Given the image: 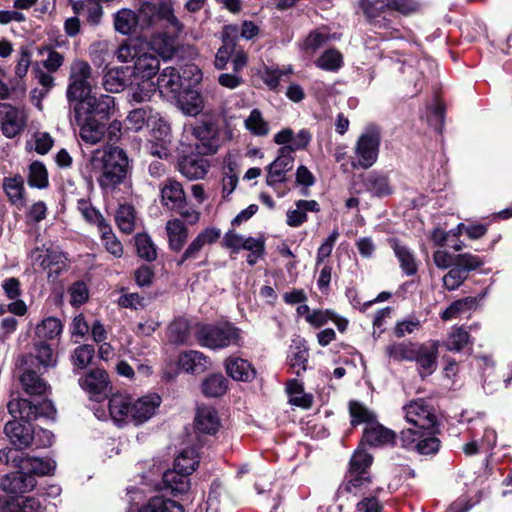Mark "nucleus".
<instances>
[{
    "label": "nucleus",
    "mask_w": 512,
    "mask_h": 512,
    "mask_svg": "<svg viewBox=\"0 0 512 512\" xmlns=\"http://www.w3.org/2000/svg\"><path fill=\"white\" fill-rule=\"evenodd\" d=\"M410 427L400 432L401 446L420 455H434L441 446L434 408L424 399L412 400L402 408Z\"/></svg>",
    "instance_id": "nucleus-1"
},
{
    "label": "nucleus",
    "mask_w": 512,
    "mask_h": 512,
    "mask_svg": "<svg viewBox=\"0 0 512 512\" xmlns=\"http://www.w3.org/2000/svg\"><path fill=\"white\" fill-rule=\"evenodd\" d=\"M8 411L14 420L8 421L4 427V433L8 437L14 450H9L8 462L12 452H20L22 449L29 448L34 440V428L30 421L40 417L52 418L56 410L50 400L43 399L37 404L22 398H15L9 401Z\"/></svg>",
    "instance_id": "nucleus-2"
},
{
    "label": "nucleus",
    "mask_w": 512,
    "mask_h": 512,
    "mask_svg": "<svg viewBox=\"0 0 512 512\" xmlns=\"http://www.w3.org/2000/svg\"><path fill=\"white\" fill-rule=\"evenodd\" d=\"M86 168L96 176L101 188L113 190L125 181L130 165L122 148L106 145L92 151Z\"/></svg>",
    "instance_id": "nucleus-3"
},
{
    "label": "nucleus",
    "mask_w": 512,
    "mask_h": 512,
    "mask_svg": "<svg viewBox=\"0 0 512 512\" xmlns=\"http://www.w3.org/2000/svg\"><path fill=\"white\" fill-rule=\"evenodd\" d=\"M137 19L141 31L155 27L160 21H165L166 27L174 36H178L183 31V24L175 16L172 5L167 1L160 3L143 2L138 11Z\"/></svg>",
    "instance_id": "nucleus-4"
},
{
    "label": "nucleus",
    "mask_w": 512,
    "mask_h": 512,
    "mask_svg": "<svg viewBox=\"0 0 512 512\" xmlns=\"http://www.w3.org/2000/svg\"><path fill=\"white\" fill-rule=\"evenodd\" d=\"M198 455L194 448L183 449L174 461V468L163 474V483L173 495L186 493L190 488L189 475L198 465Z\"/></svg>",
    "instance_id": "nucleus-5"
},
{
    "label": "nucleus",
    "mask_w": 512,
    "mask_h": 512,
    "mask_svg": "<svg viewBox=\"0 0 512 512\" xmlns=\"http://www.w3.org/2000/svg\"><path fill=\"white\" fill-rule=\"evenodd\" d=\"M93 74L90 64L84 60L76 59L70 65L69 83L66 97L73 110V105L86 99L92 94Z\"/></svg>",
    "instance_id": "nucleus-6"
},
{
    "label": "nucleus",
    "mask_w": 512,
    "mask_h": 512,
    "mask_svg": "<svg viewBox=\"0 0 512 512\" xmlns=\"http://www.w3.org/2000/svg\"><path fill=\"white\" fill-rule=\"evenodd\" d=\"M197 340L203 347L223 349L231 345H239L241 331L230 323L222 325H203L197 332Z\"/></svg>",
    "instance_id": "nucleus-7"
},
{
    "label": "nucleus",
    "mask_w": 512,
    "mask_h": 512,
    "mask_svg": "<svg viewBox=\"0 0 512 512\" xmlns=\"http://www.w3.org/2000/svg\"><path fill=\"white\" fill-rule=\"evenodd\" d=\"M381 142L380 130L376 126H368L360 135L354 149L357 162L354 167L370 168L378 159Z\"/></svg>",
    "instance_id": "nucleus-8"
},
{
    "label": "nucleus",
    "mask_w": 512,
    "mask_h": 512,
    "mask_svg": "<svg viewBox=\"0 0 512 512\" xmlns=\"http://www.w3.org/2000/svg\"><path fill=\"white\" fill-rule=\"evenodd\" d=\"M192 134L197 140L195 149L199 155H212L220 147V128L218 121L212 117L200 120L192 127Z\"/></svg>",
    "instance_id": "nucleus-9"
},
{
    "label": "nucleus",
    "mask_w": 512,
    "mask_h": 512,
    "mask_svg": "<svg viewBox=\"0 0 512 512\" xmlns=\"http://www.w3.org/2000/svg\"><path fill=\"white\" fill-rule=\"evenodd\" d=\"M113 109L114 98L112 96L100 95L96 97L91 94L86 99L76 102L73 105L72 113L77 114L78 119H81L83 115L108 117Z\"/></svg>",
    "instance_id": "nucleus-10"
},
{
    "label": "nucleus",
    "mask_w": 512,
    "mask_h": 512,
    "mask_svg": "<svg viewBox=\"0 0 512 512\" xmlns=\"http://www.w3.org/2000/svg\"><path fill=\"white\" fill-rule=\"evenodd\" d=\"M11 465L19 470H24L28 475H48L55 469V462L49 459L30 457L23 452H12Z\"/></svg>",
    "instance_id": "nucleus-11"
},
{
    "label": "nucleus",
    "mask_w": 512,
    "mask_h": 512,
    "mask_svg": "<svg viewBox=\"0 0 512 512\" xmlns=\"http://www.w3.org/2000/svg\"><path fill=\"white\" fill-rule=\"evenodd\" d=\"M294 156L291 149L281 147L277 158L267 166L266 183L275 187L286 180V173L293 168Z\"/></svg>",
    "instance_id": "nucleus-12"
},
{
    "label": "nucleus",
    "mask_w": 512,
    "mask_h": 512,
    "mask_svg": "<svg viewBox=\"0 0 512 512\" xmlns=\"http://www.w3.org/2000/svg\"><path fill=\"white\" fill-rule=\"evenodd\" d=\"M220 236L221 230L218 228L208 227L202 230L185 249L177 261V265L182 266L187 261L197 259L203 247L217 242Z\"/></svg>",
    "instance_id": "nucleus-13"
},
{
    "label": "nucleus",
    "mask_w": 512,
    "mask_h": 512,
    "mask_svg": "<svg viewBox=\"0 0 512 512\" xmlns=\"http://www.w3.org/2000/svg\"><path fill=\"white\" fill-rule=\"evenodd\" d=\"M438 348V341L417 344L413 361L417 363L421 377L431 375L436 370Z\"/></svg>",
    "instance_id": "nucleus-14"
},
{
    "label": "nucleus",
    "mask_w": 512,
    "mask_h": 512,
    "mask_svg": "<svg viewBox=\"0 0 512 512\" xmlns=\"http://www.w3.org/2000/svg\"><path fill=\"white\" fill-rule=\"evenodd\" d=\"M36 486L35 477L28 475L26 471L19 470L4 475L0 482V488L12 495H21L30 492Z\"/></svg>",
    "instance_id": "nucleus-15"
},
{
    "label": "nucleus",
    "mask_w": 512,
    "mask_h": 512,
    "mask_svg": "<svg viewBox=\"0 0 512 512\" xmlns=\"http://www.w3.org/2000/svg\"><path fill=\"white\" fill-rule=\"evenodd\" d=\"M70 123L79 127V135L85 143L94 145L104 137L105 126L92 116L83 115L78 119L77 114L72 113Z\"/></svg>",
    "instance_id": "nucleus-16"
},
{
    "label": "nucleus",
    "mask_w": 512,
    "mask_h": 512,
    "mask_svg": "<svg viewBox=\"0 0 512 512\" xmlns=\"http://www.w3.org/2000/svg\"><path fill=\"white\" fill-rule=\"evenodd\" d=\"M161 404V398L157 394H148L137 399L132 397V414L130 422L140 425L148 421Z\"/></svg>",
    "instance_id": "nucleus-17"
},
{
    "label": "nucleus",
    "mask_w": 512,
    "mask_h": 512,
    "mask_svg": "<svg viewBox=\"0 0 512 512\" xmlns=\"http://www.w3.org/2000/svg\"><path fill=\"white\" fill-rule=\"evenodd\" d=\"M238 34L239 28L237 25L224 26L222 31V46L218 49L214 61L216 69L223 70L226 68L235 52Z\"/></svg>",
    "instance_id": "nucleus-18"
},
{
    "label": "nucleus",
    "mask_w": 512,
    "mask_h": 512,
    "mask_svg": "<svg viewBox=\"0 0 512 512\" xmlns=\"http://www.w3.org/2000/svg\"><path fill=\"white\" fill-rule=\"evenodd\" d=\"M209 168V161L199 155H185L178 162L179 172L189 180L204 178Z\"/></svg>",
    "instance_id": "nucleus-19"
},
{
    "label": "nucleus",
    "mask_w": 512,
    "mask_h": 512,
    "mask_svg": "<svg viewBox=\"0 0 512 512\" xmlns=\"http://www.w3.org/2000/svg\"><path fill=\"white\" fill-rule=\"evenodd\" d=\"M109 413L115 424L122 426L130 422L132 414V396L125 394H114L109 399Z\"/></svg>",
    "instance_id": "nucleus-20"
},
{
    "label": "nucleus",
    "mask_w": 512,
    "mask_h": 512,
    "mask_svg": "<svg viewBox=\"0 0 512 512\" xmlns=\"http://www.w3.org/2000/svg\"><path fill=\"white\" fill-rule=\"evenodd\" d=\"M186 200L184 189L178 181L167 179L161 186V203L164 207L174 211L179 209Z\"/></svg>",
    "instance_id": "nucleus-21"
},
{
    "label": "nucleus",
    "mask_w": 512,
    "mask_h": 512,
    "mask_svg": "<svg viewBox=\"0 0 512 512\" xmlns=\"http://www.w3.org/2000/svg\"><path fill=\"white\" fill-rule=\"evenodd\" d=\"M181 87V76L176 68L166 67L161 71L156 85V90L158 89L161 95L175 98Z\"/></svg>",
    "instance_id": "nucleus-22"
},
{
    "label": "nucleus",
    "mask_w": 512,
    "mask_h": 512,
    "mask_svg": "<svg viewBox=\"0 0 512 512\" xmlns=\"http://www.w3.org/2000/svg\"><path fill=\"white\" fill-rule=\"evenodd\" d=\"M2 107L4 109L2 132L8 138L15 137L24 129L26 125L24 112L8 105H2Z\"/></svg>",
    "instance_id": "nucleus-23"
},
{
    "label": "nucleus",
    "mask_w": 512,
    "mask_h": 512,
    "mask_svg": "<svg viewBox=\"0 0 512 512\" xmlns=\"http://www.w3.org/2000/svg\"><path fill=\"white\" fill-rule=\"evenodd\" d=\"M177 107L187 116H197L204 108L203 96L196 90L187 89L174 98Z\"/></svg>",
    "instance_id": "nucleus-24"
},
{
    "label": "nucleus",
    "mask_w": 512,
    "mask_h": 512,
    "mask_svg": "<svg viewBox=\"0 0 512 512\" xmlns=\"http://www.w3.org/2000/svg\"><path fill=\"white\" fill-rule=\"evenodd\" d=\"M320 205L316 200H298L293 208L286 213V223L290 227H299L307 220V212H319Z\"/></svg>",
    "instance_id": "nucleus-25"
},
{
    "label": "nucleus",
    "mask_w": 512,
    "mask_h": 512,
    "mask_svg": "<svg viewBox=\"0 0 512 512\" xmlns=\"http://www.w3.org/2000/svg\"><path fill=\"white\" fill-rule=\"evenodd\" d=\"M79 384L91 397H95L105 393L108 387V376L102 369H93L79 380Z\"/></svg>",
    "instance_id": "nucleus-26"
},
{
    "label": "nucleus",
    "mask_w": 512,
    "mask_h": 512,
    "mask_svg": "<svg viewBox=\"0 0 512 512\" xmlns=\"http://www.w3.org/2000/svg\"><path fill=\"white\" fill-rule=\"evenodd\" d=\"M394 439L395 433L376 421L366 425L362 437V441L370 446H382L392 443Z\"/></svg>",
    "instance_id": "nucleus-27"
},
{
    "label": "nucleus",
    "mask_w": 512,
    "mask_h": 512,
    "mask_svg": "<svg viewBox=\"0 0 512 512\" xmlns=\"http://www.w3.org/2000/svg\"><path fill=\"white\" fill-rule=\"evenodd\" d=\"M166 233L170 250L179 252L188 239V228L179 219H171L166 223Z\"/></svg>",
    "instance_id": "nucleus-28"
},
{
    "label": "nucleus",
    "mask_w": 512,
    "mask_h": 512,
    "mask_svg": "<svg viewBox=\"0 0 512 512\" xmlns=\"http://www.w3.org/2000/svg\"><path fill=\"white\" fill-rule=\"evenodd\" d=\"M196 428L206 434H214L220 427L217 411L210 406L199 407L195 417Z\"/></svg>",
    "instance_id": "nucleus-29"
},
{
    "label": "nucleus",
    "mask_w": 512,
    "mask_h": 512,
    "mask_svg": "<svg viewBox=\"0 0 512 512\" xmlns=\"http://www.w3.org/2000/svg\"><path fill=\"white\" fill-rule=\"evenodd\" d=\"M178 364L188 373L199 374L207 369L208 360L202 352L189 350L180 354Z\"/></svg>",
    "instance_id": "nucleus-30"
},
{
    "label": "nucleus",
    "mask_w": 512,
    "mask_h": 512,
    "mask_svg": "<svg viewBox=\"0 0 512 512\" xmlns=\"http://www.w3.org/2000/svg\"><path fill=\"white\" fill-rule=\"evenodd\" d=\"M309 352L305 346L304 341L301 339L294 340L290 347L288 361L294 373L299 376L302 372L306 371L308 364Z\"/></svg>",
    "instance_id": "nucleus-31"
},
{
    "label": "nucleus",
    "mask_w": 512,
    "mask_h": 512,
    "mask_svg": "<svg viewBox=\"0 0 512 512\" xmlns=\"http://www.w3.org/2000/svg\"><path fill=\"white\" fill-rule=\"evenodd\" d=\"M226 371L230 377L238 381H251L255 377V369L245 359L231 357L226 360Z\"/></svg>",
    "instance_id": "nucleus-32"
},
{
    "label": "nucleus",
    "mask_w": 512,
    "mask_h": 512,
    "mask_svg": "<svg viewBox=\"0 0 512 512\" xmlns=\"http://www.w3.org/2000/svg\"><path fill=\"white\" fill-rule=\"evenodd\" d=\"M3 188L10 202L17 208H22L26 204L24 196V180L21 176L16 175L7 177L3 181Z\"/></svg>",
    "instance_id": "nucleus-33"
},
{
    "label": "nucleus",
    "mask_w": 512,
    "mask_h": 512,
    "mask_svg": "<svg viewBox=\"0 0 512 512\" xmlns=\"http://www.w3.org/2000/svg\"><path fill=\"white\" fill-rule=\"evenodd\" d=\"M160 67V61L157 56L152 53L139 54L134 63V73L143 79H151Z\"/></svg>",
    "instance_id": "nucleus-34"
},
{
    "label": "nucleus",
    "mask_w": 512,
    "mask_h": 512,
    "mask_svg": "<svg viewBox=\"0 0 512 512\" xmlns=\"http://www.w3.org/2000/svg\"><path fill=\"white\" fill-rule=\"evenodd\" d=\"M371 486V478L368 474H348L346 481L339 488V493L364 495Z\"/></svg>",
    "instance_id": "nucleus-35"
},
{
    "label": "nucleus",
    "mask_w": 512,
    "mask_h": 512,
    "mask_svg": "<svg viewBox=\"0 0 512 512\" xmlns=\"http://www.w3.org/2000/svg\"><path fill=\"white\" fill-rule=\"evenodd\" d=\"M23 390L29 395L41 396L46 393L48 384L33 370L26 369L20 376Z\"/></svg>",
    "instance_id": "nucleus-36"
},
{
    "label": "nucleus",
    "mask_w": 512,
    "mask_h": 512,
    "mask_svg": "<svg viewBox=\"0 0 512 512\" xmlns=\"http://www.w3.org/2000/svg\"><path fill=\"white\" fill-rule=\"evenodd\" d=\"M157 119L158 113H155L151 107H142L130 111L126 118V124L128 129L139 131L146 124Z\"/></svg>",
    "instance_id": "nucleus-37"
},
{
    "label": "nucleus",
    "mask_w": 512,
    "mask_h": 512,
    "mask_svg": "<svg viewBox=\"0 0 512 512\" xmlns=\"http://www.w3.org/2000/svg\"><path fill=\"white\" fill-rule=\"evenodd\" d=\"M115 30L123 35L132 34L136 28H139L137 13L130 9H121L114 14Z\"/></svg>",
    "instance_id": "nucleus-38"
},
{
    "label": "nucleus",
    "mask_w": 512,
    "mask_h": 512,
    "mask_svg": "<svg viewBox=\"0 0 512 512\" xmlns=\"http://www.w3.org/2000/svg\"><path fill=\"white\" fill-rule=\"evenodd\" d=\"M392 248L403 272L409 276L414 275L417 272V263L412 251L396 240L392 242Z\"/></svg>",
    "instance_id": "nucleus-39"
},
{
    "label": "nucleus",
    "mask_w": 512,
    "mask_h": 512,
    "mask_svg": "<svg viewBox=\"0 0 512 512\" xmlns=\"http://www.w3.org/2000/svg\"><path fill=\"white\" fill-rule=\"evenodd\" d=\"M156 92V84L151 79H143L132 85L128 91L130 103H142L149 101Z\"/></svg>",
    "instance_id": "nucleus-40"
},
{
    "label": "nucleus",
    "mask_w": 512,
    "mask_h": 512,
    "mask_svg": "<svg viewBox=\"0 0 512 512\" xmlns=\"http://www.w3.org/2000/svg\"><path fill=\"white\" fill-rule=\"evenodd\" d=\"M201 388L207 397H220L226 393L228 381L222 374H211L203 380Z\"/></svg>",
    "instance_id": "nucleus-41"
},
{
    "label": "nucleus",
    "mask_w": 512,
    "mask_h": 512,
    "mask_svg": "<svg viewBox=\"0 0 512 512\" xmlns=\"http://www.w3.org/2000/svg\"><path fill=\"white\" fill-rule=\"evenodd\" d=\"M358 5L370 23H376L382 13L390 11L389 0H359Z\"/></svg>",
    "instance_id": "nucleus-42"
},
{
    "label": "nucleus",
    "mask_w": 512,
    "mask_h": 512,
    "mask_svg": "<svg viewBox=\"0 0 512 512\" xmlns=\"http://www.w3.org/2000/svg\"><path fill=\"white\" fill-rule=\"evenodd\" d=\"M367 191L375 196H385L391 193L388 178L385 175L371 172L363 179Z\"/></svg>",
    "instance_id": "nucleus-43"
},
{
    "label": "nucleus",
    "mask_w": 512,
    "mask_h": 512,
    "mask_svg": "<svg viewBox=\"0 0 512 512\" xmlns=\"http://www.w3.org/2000/svg\"><path fill=\"white\" fill-rule=\"evenodd\" d=\"M245 128L254 136L265 137L270 133L269 123L259 109H253L244 121Z\"/></svg>",
    "instance_id": "nucleus-44"
},
{
    "label": "nucleus",
    "mask_w": 512,
    "mask_h": 512,
    "mask_svg": "<svg viewBox=\"0 0 512 512\" xmlns=\"http://www.w3.org/2000/svg\"><path fill=\"white\" fill-rule=\"evenodd\" d=\"M417 344L412 342L392 343L386 347L385 351L387 356L394 361H413Z\"/></svg>",
    "instance_id": "nucleus-45"
},
{
    "label": "nucleus",
    "mask_w": 512,
    "mask_h": 512,
    "mask_svg": "<svg viewBox=\"0 0 512 512\" xmlns=\"http://www.w3.org/2000/svg\"><path fill=\"white\" fill-rule=\"evenodd\" d=\"M287 392L290 395V403L308 409L312 406L313 396L304 392L303 385L297 380L289 381L287 385Z\"/></svg>",
    "instance_id": "nucleus-46"
},
{
    "label": "nucleus",
    "mask_w": 512,
    "mask_h": 512,
    "mask_svg": "<svg viewBox=\"0 0 512 512\" xmlns=\"http://www.w3.org/2000/svg\"><path fill=\"white\" fill-rule=\"evenodd\" d=\"M63 325L58 318L47 317L35 328V334L40 339L52 340L60 336Z\"/></svg>",
    "instance_id": "nucleus-47"
},
{
    "label": "nucleus",
    "mask_w": 512,
    "mask_h": 512,
    "mask_svg": "<svg viewBox=\"0 0 512 512\" xmlns=\"http://www.w3.org/2000/svg\"><path fill=\"white\" fill-rule=\"evenodd\" d=\"M293 73L292 66H287L283 69L277 67L264 66L260 72V77L266 86L271 90H276L279 86L280 79Z\"/></svg>",
    "instance_id": "nucleus-48"
},
{
    "label": "nucleus",
    "mask_w": 512,
    "mask_h": 512,
    "mask_svg": "<svg viewBox=\"0 0 512 512\" xmlns=\"http://www.w3.org/2000/svg\"><path fill=\"white\" fill-rule=\"evenodd\" d=\"M98 231L101 234V240L105 249L113 256L121 257L123 255V246L113 233L110 224H102Z\"/></svg>",
    "instance_id": "nucleus-49"
},
{
    "label": "nucleus",
    "mask_w": 512,
    "mask_h": 512,
    "mask_svg": "<svg viewBox=\"0 0 512 512\" xmlns=\"http://www.w3.org/2000/svg\"><path fill=\"white\" fill-rule=\"evenodd\" d=\"M118 228L124 233H131L135 227V211L129 204L120 205L115 214Z\"/></svg>",
    "instance_id": "nucleus-50"
},
{
    "label": "nucleus",
    "mask_w": 512,
    "mask_h": 512,
    "mask_svg": "<svg viewBox=\"0 0 512 512\" xmlns=\"http://www.w3.org/2000/svg\"><path fill=\"white\" fill-rule=\"evenodd\" d=\"M141 512H184V510L176 501L163 497H154Z\"/></svg>",
    "instance_id": "nucleus-51"
},
{
    "label": "nucleus",
    "mask_w": 512,
    "mask_h": 512,
    "mask_svg": "<svg viewBox=\"0 0 512 512\" xmlns=\"http://www.w3.org/2000/svg\"><path fill=\"white\" fill-rule=\"evenodd\" d=\"M135 246L137 254L142 259L152 262L157 257V251L151 238L145 233H139L135 236Z\"/></svg>",
    "instance_id": "nucleus-52"
},
{
    "label": "nucleus",
    "mask_w": 512,
    "mask_h": 512,
    "mask_svg": "<svg viewBox=\"0 0 512 512\" xmlns=\"http://www.w3.org/2000/svg\"><path fill=\"white\" fill-rule=\"evenodd\" d=\"M468 341V332L462 327H456L452 329L444 345L449 351L459 352L468 344Z\"/></svg>",
    "instance_id": "nucleus-53"
},
{
    "label": "nucleus",
    "mask_w": 512,
    "mask_h": 512,
    "mask_svg": "<svg viewBox=\"0 0 512 512\" xmlns=\"http://www.w3.org/2000/svg\"><path fill=\"white\" fill-rule=\"evenodd\" d=\"M372 464V456L362 449H358L350 460L349 474H368V468Z\"/></svg>",
    "instance_id": "nucleus-54"
},
{
    "label": "nucleus",
    "mask_w": 512,
    "mask_h": 512,
    "mask_svg": "<svg viewBox=\"0 0 512 512\" xmlns=\"http://www.w3.org/2000/svg\"><path fill=\"white\" fill-rule=\"evenodd\" d=\"M349 413L351 416V424L353 426L374 421V414L369 411L362 403L358 401H351L349 403Z\"/></svg>",
    "instance_id": "nucleus-55"
},
{
    "label": "nucleus",
    "mask_w": 512,
    "mask_h": 512,
    "mask_svg": "<svg viewBox=\"0 0 512 512\" xmlns=\"http://www.w3.org/2000/svg\"><path fill=\"white\" fill-rule=\"evenodd\" d=\"M475 303L476 301L473 297H465L456 300L442 312L441 318L445 321L451 320L458 316L460 313L470 310L475 305Z\"/></svg>",
    "instance_id": "nucleus-56"
},
{
    "label": "nucleus",
    "mask_w": 512,
    "mask_h": 512,
    "mask_svg": "<svg viewBox=\"0 0 512 512\" xmlns=\"http://www.w3.org/2000/svg\"><path fill=\"white\" fill-rule=\"evenodd\" d=\"M342 62L341 53L335 49H329L316 60V65L323 70L336 71L341 67Z\"/></svg>",
    "instance_id": "nucleus-57"
},
{
    "label": "nucleus",
    "mask_w": 512,
    "mask_h": 512,
    "mask_svg": "<svg viewBox=\"0 0 512 512\" xmlns=\"http://www.w3.org/2000/svg\"><path fill=\"white\" fill-rule=\"evenodd\" d=\"M28 183L30 186L40 189L48 185V173L41 162L35 161L30 165Z\"/></svg>",
    "instance_id": "nucleus-58"
},
{
    "label": "nucleus",
    "mask_w": 512,
    "mask_h": 512,
    "mask_svg": "<svg viewBox=\"0 0 512 512\" xmlns=\"http://www.w3.org/2000/svg\"><path fill=\"white\" fill-rule=\"evenodd\" d=\"M63 255L53 250H37L35 252V262L39 264L44 270L52 269L53 266H57L63 263Z\"/></svg>",
    "instance_id": "nucleus-59"
},
{
    "label": "nucleus",
    "mask_w": 512,
    "mask_h": 512,
    "mask_svg": "<svg viewBox=\"0 0 512 512\" xmlns=\"http://www.w3.org/2000/svg\"><path fill=\"white\" fill-rule=\"evenodd\" d=\"M152 44L155 51L164 59L171 58L176 51L173 38L164 34L154 37Z\"/></svg>",
    "instance_id": "nucleus-60"
},
{
    "label": "nucleus",
    "mask_w": 512,
    "mask_h": 512,
    "mask_svg": "<svg viewBox=\"0 0 512 512\" xmlns=\"http://www.w3.org/2000/svg\"><path fill=\"white\" fill-rule=\"evenodd\" d=\"M94 352L92 345L83 344L77 347L71 356L73 365L78 369H84L92 361Z\"/></svg>",
    "instance_id": "nucleus-61"
},
{
    "label": "nucleus",
    "mask_w": 512,
    "mask_h": 512,
    "mask_svg": "<svg viewBox=\"0 0 512 512\" xmlns=\"http://www.w3.org/2000/svg\"><path fill=\"white\" fill-rule=\"evenodd\" d=\"M77 207L84 219L89 223L95 224L98 229L102 227V224L108 223L99 211L93 208L88 201L84 199L79 200Z\"/></svg>",
    "instance_id": "nucleus-62"
},
{
    "label": "nucleus",
    "mask_w": 512,
    "mask_h": 512,
    "mask_svg": "<svg viewBox=\"0 0 512 512\" xmlns=\"http://www.w3.org/2000/svg\"><path fill=\"white\" fill-rule=\"evenodd\" d=\"M169 340L175 344L186 343L189 337V325L184 320H177L170 324L168 329Z\"/></svg>",
    "instance_id": "nucleus-63"
},
{
    "label": "nucleus",
    "mask_w": 512,
    "mask_h": 512,
    "mask_svg": "<svg viewBox=\"0 0 512 512\" xmlns=\"http://www.w3.org/2000/svg\"><path fill=\"white\" fill-rule=\"evenodd\" d=\"M35 357L43 367H53L56 365L57 358L52 347L45 342L35 344Z\"/></svg>",
    "instance_id": "nucleus-64"
}]
</instances>
